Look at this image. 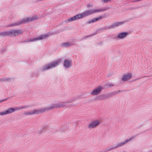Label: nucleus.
Segmentation results:
<instances>
[{
    "mask_svg": "<svg viewBox=\"0 0 152 152\" xmlns=\"http://www.w3.org/2000/svg\"><path fill=\"white\" fill-rule=\"evenodd\" d=\"M41 110L40 109L38 110H34L32 111H28L26 112H25L24 115H31L35 114H38L41 113Z\"/></svg>",
    "mask_w": 152,
    "mask_h": 152,
    "instance_id": "nucleus-13",
    "label": "nucleus"
},
{
    "mask_svg": "<svg viewBox=\"0 0 152 152\" xmlns=\"http://www.w3.org/2000/svg\"><path fill=\"white\" fill-rule=\"evenodd\" d=\"M100 123V121L98 120H95L91 121L88 125V129H91L95 128Z\"/></svg>",
    "mask_w": 152,
    "mask_h": 152,
    "instance_id": "nucleus-10",
    "label": "nucleus"
},
{
    "mask_svg": "<svg viewBox=\"0 0 152 152\" xmlns=\"http://www.w3.org/2000/svg\"><path fill=\"white\" fill-rule=\"evenodd\" d=\"M126 152L125 151H123V152Z\"/></svg>",
    "mask_w": 152,
    "mask_h": 152,
    "instance_id": "nucleus-32",
    "label": "nucleus"
},
{
    "mask_svg": "<svg viewBox=\"0 0 152 152\" xmlns=\"http://www.w3.org/2000/svg\"><path fill=\"white\" fill-rule=\"evenodd\" d=\"M60 58L43 66L41 69L42 72L53 68L58 66L61 61Z\"/></svg>",
    "mask_w": 152,
    "mask_h": 152,
    "instance_id": "nucleus-2",
    "label": "nucleus"
},
{
    "mask_svg": "<svg viewBox=\"0 0 152 152\" xmlns=\"http://www.w3.org/2000/svg\"><path fill=\"white\" fill-rule=\"evenodd\" d=\"M132 75L131 73H128L123 75L121 80L124 81H126L129 80L132 77Z\"/></svg>",
    "mask_w": 152,
    "mask_h": 152,
    "instance_id": "nucleus-16",
    "label": "nucleus"
},
{
    "mask_svg": "<svg viewBox=\"0 0 152 152\" xmlns=\"http://www.w3.org/2000/svg\"><path fill=\"white\" fill-rule=\"evenodd\" d=\"M94 35V34H92L91 35H88V36H85L83 38H88L89 37L93 36Z\"/></svg>",
    "mask_w": 152,
    "mask_h": 152,
    "instance_id": "nucleus-26",
    "label": "nucleus"
},
{
    "mask_svg": "<svg viewBox=\"0 0 152 152\" xmlns=\"http://www.w3.org/2000/svg\"><path fill=\"white\" fill-rule=\"evenodd\" d=\"M7 99H4L3 100H0V102L6 101Z\"/></svg>",
    "mask_w": 152,
    "mask_h": 152,
    "instance_id": "nucleus-29",
    "label": "nucleus"
},
{
    "mask_svg": "<svg viewBox=\"0 0 152 152\" xmlns=\"http://www.w3.org/2000/svg\"><path fill=\"white\" fill-rule=\"evenodd\" d=\"M90 6H91V5H90L89 4H88L87 5V7H90Z\"/></svg>",
    "mask_w": 152,
    "mask_h": 152,
    "instance_id": "nucleus-30",
    "label": "nucleus"
},
{
    "mask_svg": "<svg viewBox=\"0 0 152 152\" xmlns=\"http://www.w3.org/2000/svg\"><path fill=\"white\" fill-rule=\"evenodd\" d=\"M116 146H112L110 148L108 147L106 149H105V152H107V151H110L111 150H112L114 149H116Z\"/></svg>",
    "mask_w": 152,
    "mask_h": 152,
    "instance_id": "nucleus-23",
    "label": "nucleus"
},
{
    "mask_svg": "<svg viewBox=\"0 0 152 152\" xmlns=\"http://www.w3.org/2000/svg\"><path fill=\"white\" fill-rule=\"evenodd\" d=\"M102 89V86H100L96 88L95 89L91 92V94L93 96L99 94Z\"/></svg>",
    "mask_w": 152,
    "mask_h": 152,
    "instance_id": "nucleus-12",
    "label": "nucleus"
},
{
    "mask_svg": "<svg viewBox=\"0 0 152 152\" xmlns=\"http://www.w3.org/2000/svg\"><path fill=\"white\" fill-rule=\"evenodd\" d=\"M12 80V79L11 78L4 77L0 79V81L2 82H9L11 81Z\"/></svg>",
    "mask_w": 152,
    "mask_h": 152,
    "instance_id": "nucleus-19",
    "label": "nucleus"
},
{
    "mask_svg": "<svg viewBox=\"0 0 152 152\" xmlns=\"http://www.w3.org/2000/svg\"><path fill=\"white\" fill-rule=\"evenodd\" d=\"M48 36V35L45 34L44 35H41L40 36L38 37H37L34 39H26L25 41V42H33L36 41L40 40L43 39H45Z\"/></svg>",
    "mask_w": 152,
    "mask_h": 152,
    "instance_id": "nucleus-8",
    "label": "nucleus"
},
{
    "mask_svg": "<svg viewBox=\"0 0 152 152\" xmlns=\"http://www.w3.org/2000/svg\"><path fill=\"white\" fill-rule=\"evenodd\" d=\"M106 99H107L106 94H102L97 96L96 98V100H102Z\"/></svg>",
    "mask_w": 152,
    "mask_h": 152,
    "instance_id": "nucleus-18",
    "label": "nucleus"
},
{
    "mask_svg": "<svg viewBox=\"0 0 152 152\" xmlns=\"http://www.w3.org/2000/svg\"><path fill=\"white\" fill-rule=\"evenodd\" d=\"M81 98V96H76L75 98H72L70 101L67 102H61L56 103L57 108L64 107L67 106V104L70 103L75 101L76 99Z\"/></svg>",
    "mask_w": 152,
    "mask_h": 152,
    "instance_id": "nucleus-6",
    "label": "nucleus"
},
{
    "mask_svg": "<svg viewBox=\"0 0 152 152\" xmlns=\"http://www.w3.org/2000/svg\"><path fill=\"white\" fill-rule=\"evenodd\" d=\"M72 45L73 44L71 43L66 42L63 43L61 44V46L63 47L67 48Z\"/></svg>",
    "mask_w": 152,
    "mask_h": 152,
    "instance_id": "nucleus-20",
    "label": "nucleus"
},
{
    "mask_svg": "<svg viewBox=\"0 0 152 152\" xmlns=\"http://www.w3.org/2000/svg\"><path fill=\"white\" fill-rule=\"evenodd\" d=\"M111 0H102V2L104 3H107Z\"/></svg>",
    "mask_w": 152,
    "mask_h": 152,
    "instance_id": "nucleus-27",
    "label": "nucleus"
},
{
    "mask_svg": "<svg viewBox=\"0 0 152 152\" xmlns=\"http://www.w3.org/2000/svg\"><path fill=\"white\" fill-rule=\"evenodd\" d=\"M109 8V7H107L101 9L87 10L81 13L77 14L74 16L68 19L67 21L69 22L74 21L77 20L82 19L83 18L92 15L96 13L102 12L108 10Z\"/></svg>",
    "mask_w": 152,
    "mask_h": 152,
    "instance_id": "nucleus-1",
    "label": "nucleus"
},
{
    "mask_svg": "<svg viewBox=\"0 0 152 152\" xmlns=\"http://www.w3.org/2000/svg\"><path fill=\"white\" fill-rule=\"evenodd\" d=\"M30 106L24 105V106H21L15 108H10L8 109L7 110L4 111L0 113V115H4L7 114H10L14 112L17 110H19L23 109H26L29 107Z\"/></svg>",
    "mask_w": 152,
    "mask_h": 152,
    "instance_id": "nucleus-3",
    "label": "nucleus"
},
{
    "mask_svg": "<svg viewBox=\"0 0 152 152\" xmlns=\"http://www.w3.org/2000/svg\"><path fill=\"white\" fill-rule=\"evenodd\" d=\"M32 75L35 77H38L39 76V74L38 72H36Z\"/></svg>",
    "mask_w": 152,
    "mask_h": 152,
    "instance_id": "nucleus-25",
    "label": "nucleus"
},
{
    "mask_svg": "<svg viewBox=\"0 0 152 152\" xmlns=\"http://www.w3.org/2000/svg\"><path fill=\"white\" fill-rule=\"evenodd\" d=\"M57 104H52L49 107H46L40 109L41 113H43L46 111H48L51 109L57 108Z\"/></svg>",
    "mask_w": 152,
    "mask_h": 152,
    "instance_id": "nucleus-11",
    "label": "nucleus"
},
{
    "mask_svg": "<svg viewBox=\"0 0 152 152\" xmlns=\"http://www.w3.org/2000/svg\"><path fill=\"white\" fill-rule=\"evenodd\" d=\"M103 18V17L101 16H99V17L93 19L88 21L86 23V24H90L91 23H94L96 21L99 20H101Z\"/></svg>",
    "mask_w": 152,
    "mask_h": 152,
    "instance_id": "nucleus-17",
    "label": "nucleus"
},
{
    "mask_svg": "<svg viewBox=\"0 0 152 152\" xmlns=\"http://www.w3.org/2000/svg\"><path fill=\"white\" fill-rule=\"evenodd\" d=\"M128 34V33L127 32H122L119 33L117 36L116 37H113V39H115L117 38L122 39L126 37Z\"/></svg>",
    "mask_w": 152,
    "mask_h": 152,
    "instance_id": "nucleus-15",
    "label": "nucleus"
},
{
    "mask_svg": "<svg viewBox=\"0 0 152 152\" xmlns=\"http://www.w3.org/2000/svg\"><path fill=\"white\" fill-rule=\"evenodd\" d=\"M8 31L0 32V37L9 36Z\"/></svg>",
    "mask_w": 152,
    "mask_h": 152,
    "instance_id": "nucleus-21",
    "label": "nucleus"
},
{
    "mask_svg": "<svg viewBox=\"0 0 152 152\" xmlns=\"http://www.w3.org/2000/svg\"><path fill=\"white\" fill-rule=\"evenodd\" d=\"M23 32V31L21 29L11 30L8 31L9 36L11 37L18 36Z\"/></svg>",
    "mask_w": 152,
    "mask_h": 152,
    "instance_id": "nucleus-7",
    "label": "nucleus"
},
{
    "mask_svg": "<svg viewBox=\"0 0 152 152\" xmlns=\"http://www.w3.org/2000/svg\"><path fill=\"white\" fill-rule=\"evenodd\" d=\"M107 99L113 97L115 95V93L113 91L108 94H106Z\"/></svg>",
    "mask_w": 152,
    "mask_h": 152,
    "instance_id": "nucleus-22",
    "label": "nucleus"
},
{
    "mask_svg": "<svg viewBox=\"0 0 152 152\" xmlns=\"http://www.w3.org/2000/svg\"><path fill=\"white\" fill-rule=\"evenodd\" d=\"M107 86H108L110 87L113 86H114V85L112 83H111L110 84H107Z\"/></svg>",
    "mask_w": 152,
    "mask_h": 152,
    "instance_id": "nucleus-28",
    "label": "nucleus"
},
{
    "mask_svg": "<svg viewBox=\"0 0 152 152\" xmlns=\"http://www.w3.org/2000/svg\"><path fill=\"white\" fill-rule=\"evenodd\" d=\"M134 138V137H132L129 139H126L123 142H121L118 143L115 146L116 148H117L119 147H121L124 145L126 144L128 142L132 140Z\"/></svg>",
    "mask_w": 152,
    "mask_h": 152,
    "instance_id": "nucleus-14",
    "label": "nucleus"
},
{
    "mask_svg": "<svg viewBox=\"0 0 152 152\" xmlns=\"http://www.w3.org/2000/svg\"><path fill=\"white\" fill-rule=\"evenodd\" d=\"M127 21V20L124 21L120 22H118L117 23H114L112 24L111 25L109 26H105L102 28H100L101 30H106L108 29H111V28H113L115 27H117L121 25L124 24Z\"/></svg>",
    "mask_w": 152,
    "mask_h": 152,
    "instance_id": "nucleus-5",
    "label": "nucleus"
},
{
    "mask_svg": "<svg viewBox=\"0 0 152 152\" xmlns=\"http://www.w3.org/2000/svg\"><path fill=\"white\" fill-rule=\"evenodd\" d=\"M126 91H126V90H119L118 91H114V92L115 93V95H116L118 93L122 92H126Z\"/></svg>",
    "mask_w": 152,
    "mask_h": 152,
    "instance_id": "nucleus-24",
    "label": "nucleus"
},
{
    "mask_svg": "<svg viewBox=\"0 0 152 152\" xmlns=\"http://www.w3.org/2000/svg\"><path fill=\"white\" fill-rule=\"evenodd\" d=\"M63 65L66 69H69L72 66V61L71 59H65L64 61Z\"/></svg>",
    "mask_w": 152,
    "mask_h": 152,
    "instance_id": "nucleus-9",
    "label": "nucleus"
},
{
    "mask_svg": "<svg viewBox=\"0 0 152 152\" xmlns=\"http://www.w3.org/2000/svg\"><path fill=\"white\" fill-rule=\"evenodd\" d=\"M37 19V16L24 18L20 20L9 25L8 26L11 27L13 26H18L23 23H26L28 21H34Z\"/></svg>",
    "mask_w": 152,
    "mask_h": 152,
    "instance_id": "nucleus-4",
    "label": "nucleus"
},
{
    "mask_svg": "<svg viewBox=\"0 0 152 152\" xmlns=\"http://www.w3.org/2000/svg\"><path fill=\"white\" fill-rule=\"evenodd\" d=\"M73 106V104H72L71 105V107H72Z\"/></svg>",
    "mask_w": 152,
    "mask_h": 152,
    "instance_id": "nucleus-31",
    "label": "nucleus"
}]
</instances>
